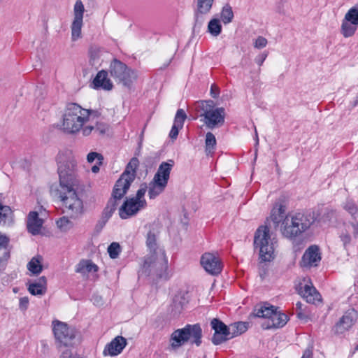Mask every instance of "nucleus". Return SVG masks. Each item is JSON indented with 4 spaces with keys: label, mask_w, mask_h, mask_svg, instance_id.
Here are the masks:
<instances>
[{
    "label": "nucleus",
    "mask_w": 358,
    "mask_h": 358,
    "mask_svg": "<svg viewBox=\"0 0 358 358\" xmlns=\"http://www.w3.org/2000/svg\"><path fill=\"white\" fill-rule=\"evenodd\" d=\"M126 345V338L121 336H117L106 345L103 354L105 356H116L122 352Z\"/></svg>",
    "instance_id": "18"
},
{
    "label": "nucleus",
    "mask_w": 358,
    "mask_h": 358,
    "mask_svg": "<svg viewBox=\"0 0 358 358\" xmlns=\"http://www.w3.org/2000/svg\"><path fill=\"white\" fill-rule=\"evenodd\" d=\"M196 110L207 128L213 129L224 124L225 109L223 107L215 108L212 100L201 101L196 104Z\"/></svg>",
    "instance_id": "5"
},
{
    "label": "nucleus",
    "mask_w": 358,
    "mask_h": 358,
    "mask_svg": "<svg viewBox=\"0 0 358 358\" xmlns=\"http://www.w3.org/2000/svg\"><path fill=\"white\" fill-rule=\"evenodd\" d=\"M101 112L97 109H86L76 103L66 105L62 115L61 129L69 134L79 132L84 136L92 134L105 135L110 129L108 123L99 120Z\"/></svg>",
    "instance_id": "1"
},
{
    "label": "nucleus",
    "mask_w": 358,
    "mask_h": 358,
    "mask_svg": "<svg viewBox=\"0 0 358 358\" xmlns=\"http://www.w3.org/2000/svg\"><path fill=\"white\" fill-rule=\"evenodd\" d=\"M267 53H262L255 58V62L260 66L262 65L266 58L267 57Z\"/></svg>",
    "instance_id": "53"
},
{
    "label": "nucleus",
    "mask_w": 358,
    "mask_h": 358,
    "mask_svg": "<svg viewBox=\"0 0 358 358\" xmlns=\"http://www.w3.org/2000/svg\"><path fill=\"white\" fill-rule=\"evenodd\" d=\"M9 243V238L0 233V249L6 248Z\"/></svg>",
    "instance_id": "49"
},
{
    "label": "nucleus",
    "mask_w": 358,
    "mask_h": 358,
    "mask_svg": "<svg viewBox=\"0 0 358 358\" xmlns=\"http://www.w3.org/2000/svg\"><path fill=\"white\" fill-rule=\"evenodd\" d=\"M206 152L208 154L213 153L216 145V138L211 132H208L206 135Z\"/></svg>",
    "instance_id": "36"
},
{
    "label": "nucleus",
    "mask_w": 358,
    "mask_h": 358,
    "mask_svg": "<svg viewBox=\"0 0 358 358\" xmlns=\"http://www.w3.org/2000/svg\"><path fill=\"white\" fill-rule=\"evenodd\" d=\"M277 241L271 238L270 229L267 226L259 227L255 235L254 245L259 248V257L264 262H269L273 258L275 247Z\"/></svg>",
    "instance_id": "8"
},
{
    "label": "nucleus",
    "mask_w": 358,
    "mask_h": 358,
    "mask_svg": "<svg viewBox=\"0 0 358 358\" xmlns=\"http://www.w3.org/2000/svg\"><path fill=\"white\" fill-rule=\"evenodd\" d=\"M59 187H78L77 162L70 151L60 152L56 158Z\"/></svg>",
    "instance_id": "3"
},
{
    "label": "nucleus",
    "mask_w": 358,
    "mask_h": 358,
    "mask_svg": "<svg viewBox=\"0 0 358 358\" xmlns=\"http://www.w3.org/2000/svg\"><path fill=\"white\" fill-rule=\"evenodd\" d=\"M201 264L206 271L211 275H217L222 269L221 260L213 253L203 254L201 258Z\"/></svg>",
    "instance_id": "15"
},
{
    "label": "nucleus",
    "mask_w": 358,
    "mask_h": 358,
    "mask_svg": "<svg viewBox=\"0 0 358 358\" xmlns=\"http://www.w3.org/2000/svg\"><path fill=\"white\" fill-rule=\"evenodd\" d=\"M78 187L60 186L56 196L62 203L63 213L76 218L83 213V202L78 192Z\"/></svg>",
    "instance_id": "4"
},
{
    "label": "nucleus",
    "mask_w": 358,
    "mask_h": 358,
    "mask_svg": "<svg viewBox=\"0 0 358 358\" xmlns=\"http://www.w3.org/2000/svg\"><path fill=\"white\" fill-rule=\"evenodd\" d=\"M107 251H108L109 256L111 259H116L118 257V256L121 252L120 245L117 242H113L108 247Z\"/></svg>",
    "instance_id": "41"
},
{
    "label": "nucleus",
    "mask_w": 358,
    "mask_h": 358,
    "mask_svg": "<svg viewBox=\"0 0 358 358\" xmlns=\"http://www.w3.org/2000/svg\"><path fill=\"white\" fill-rule=\"evenodd\" d=\"M241 65H242L243 66H245V64H244V63H243V60H242V62H241Z\"/></svg>",
    "instance_id": "62"
},
{
    "label": "nucleus",
    "mask_w": 358,
    "mask_h": 358,
    "mask_svg": "<svg viewBox=\"0 0 358 358\" xmlns=\"http://www.w3.org/2000/svg\"><path fill=\"white\" fill-rule=\"evenodd\" d=\"M58 358H79L69 350H64Z\"/></svg>",
    "instance_id": "50"
},
{
    "label": "nucleus",
    "mask_w": 358,
    "mask_h": 358,
    "mask_svg": "<svg viewBox=\"0 0 358 358\" xmlns=\"http://www.w3.org/2000/svg\"><path fill=\"white\" fill-rule=\"evenodd\" d=\"M285 206L280 203L272 210L271 219L274 227H280L282 235L290 240H294L308 230L315 222V215L312 212H297L285 213Z\"/></svg>",
    "instance_id": "2"
},
{
    "label": "nucleus",
    "mask_w": 358,
    "mask_h": 358,
    "mask_svg": "<svg viewBox=\"0 0 358 358\" xmlns=\"http://www.w3.org/2000/svg\"><path fill=\"white\" fill-rule=\"evenodd\" d=\"M202 329L199 324H187L184 328L175 330L171 336L170 349L176 350L189 342L199 346L201 344Z\"/></svg>",
    "instance_id": "6"
},
{
    "label": "nucleus",
    "mask_w": 358,
    "mask_h": 358,
    "mask_svg": "<svg viewBox=\"0 0 358 358\" xmlns=\"http://www.w3.org/2000/svg\"><path fill=\"white\" fill-rule=\"evenodd\" d=\"M299 293L307 302L310 303H314L320 299V294L313 286L305 285L303 287H301Z\"/></svg>",
    "instance_id": "26"
},
{
    "label": "nucleus",
    "mask_w": 358,
    "mask_h": 358,
    "mask_svg": "<svg viewBox=\"0 0 358 358\" xmlns=\"http://www.w3.org/2000/svg\"><path fill=\"white\" fill-rule=\"evenodd\" d=\"M186 118L187 115L185 110L183 109H178L176 112L173 124L182 128Z\"/></svg>",
    "instance_id": "42"
},
{
    "label": "nucleus",
    "mask_w": 358,
    "mask_h": 358,
    "mask_svg": "<svg viewBox=\"0 0 358 358\" xmlns=\"http://www.w3.org/2000/svg\"><path fill=\"white\" fill-rule=\"evenodd\" d=\"M231 338L238 336L248 330V323L244 322H234L229 326Z\"/></svg>",
    "instance_id": "30"
},
{
    "label": "nucleus",
    "mask_w": 358,
    "mask_h": 358,
    "mask_svg": "<svg viewBox=\"0 0 358 358\" xmlns=\"http://www.w3.org/2000/svg\"><path fill=\"white\" fill-rule=\"evenodd\" d=\"M202 15L201 13H199V10H197L196 14H195V24H194V27H200L202 24H203V18L202 17Z\"/></svg>",
    "instance_id": "51"
},
{
    "label": "nucleus",
    "mask_w": 358,
    "mask_h": 358,
    "mask_svg": "<svg viewBox=\"0 0 358 358\" xmlns=\"http://www.w3.org/2000/svg\"><path fill=\"white\" fill-rule=\"evenodd\" d=\"M339 237L341 241L343 242L344 248H347V247L350 245L351 242L350 234L347 231H345L341 232Z\"/></svg>",
    "instance_id": "44"
},
{
    "label": "nucleus",
    "mask_w": 358,
    "mask_h": 358,
    "mask_svg": "<svg viewBox=\"0 0 358 358\" xmlns=\"http://www.w3.org/2000/svg\"><path fill=\"white\" fill-rule=\"evenodd\" d=\"M358 26L352 24L350 21H346L343 18L341 27V33L345 38L352 36L357 31Z\"/></svg>",
    "instance_id": "31"
},
{
    "label": "nucleus",
    "mask_w": 358,
    "mask_h": 358,
    "mask_svg": "<svg viewBox=\"0 0 358 358\" xmlns=\"http://www.w3.org/2000/svg\"><path fill=\"white\" fill-rule=\"evenodd\" d=\"M42 260L43 257L39 255L33 257L28 264V269L34 274H39L43 270Z\"/></svg>",
    "instance_id": "33"
},
{
    "label": "nucleus",
    "mask_w": 358,
    "mask_h": 358,
    "mask_svg": "<svg viewBox=\"0 0 358 358\" xmlns=\"http://www.w3.org/2000/svg\"><path fill=\"white\" fill-rule=\"evenodd\" d=\"M267 44V40L263 36H259L255 41L254 47L257 49L264 48Z\"/></svg>",
    "instance_id": "47"
},
{
    "label": "nucleus",
    "mask_w": 358,
    "mask_h": 358,
    "mask_svg": "<svg viewBox=\"0 0 358 358\" xmlns=\"http://www.w3.org/2000/svg\"><path fill=\"white\" fill-rule=\"evenodd\" d=\"M167 186L166 183L152 179L148 187V196L150 199H154L161 194Z\"/></svg>",
    "instance_id": "28"
},
{
    "label": "nucleus",
    "mask_w": 358,
    "mask_h": 358,
    "mask_svg": "<svg viewBox=\"0 0 358 358\" xmlns=\"http://www.w3.org/2000/svg\"><path fill=\"white\" fill-rule=\"evenodd\" d=\"M92 171L93 173H97L99 171V167L98 166H94L92 168Z\"/></svg>",
    "instance_id": "58"
},
{
    "label": "nucleus",
    "mask_w": 358,
    "mask_h": 358,
    "mask_svg": "<svg viewBox=\"0 0 358 358\" xmlns=\"http://www.w3.org/2000/svg\"><path fill=\"white\" fill-rule=\"evenodd\" d=\"M95 159H98L100 161V163H101V161L103 159V157L101 154L95 152H91L87 156V162L90 163H92L95 160Z\"/></svg>",
    "instance_id": "46"
},
{
    "label": "nucleus",
    "mask_w": 358,
    "mask_h": 358,
    "mask_svg": "<svg viewBox=\"0 0 358 358\" xmlns=\"http://www.w3.org/2000/svg\"><path fill=\"white\" fill-rule=\"evenodd\" d=\"M85 8L81 0H77L73 7V20L72 22L71 39L73 41H77L82 36L81 29L83 24V14Z\"/></svg>",
    "instance_id": "12"
},
{
    "label": "nucleus",
    "mask_w": 358,
    "mask_h": 358,
    "mask_svg": "<svg viewBox=\"0 0 358 358\" xmlns=\"http://www.w3.org/2000/svg\"><path fill=\"white\" fill-rule=\"evenodd\" d=\"M147 206L146 201H136L132 198L127 199L119 209V215L122 219H128L136 215Z\"/></svg>",
    "instance_id": "13"
},
{
    "label": "nucleus",
    "mask_w": 358,
    "mask_h": 358,
    "mask_svg": "<svg viewBox=\"0 0 358 358\" xmlns=\"http://www.w3.org/2000/svg\"><path fill=\"white\" fill-rule=\"evenodd\" d=\"M275 358H278V357H275Z\"/></svg>",
    "instance_id": "63"
},
{
    "label": "nucleus",
    "mask_w": 358,
    "mask_h": 358,
    "mask_svg": "<svg viewBox=\"0 0 358 358\" xmlns=\"http://www.w3.org/2000/svg\"><path fill=\"white\" fill-rule=\"evenodd\" d=\"M46 285V278L42 276L36 281L30 283L28 290L32 295H43L47 290Z\"/></svg>",
    "instance_id": "25"
},
{
    "label": "nucleus",
    "mask_w": 358,
    "mask_h": 358,
    "mask_svg": "<svg viewBox=\"0 0 358 358\" xmlns=\"http://www.w3.org/2000/svg\"><path fill=\"white\" fill-rule=\"evenodd\" d=\"M93 88L110 90L113 88V84L108 78V73L101 70L96 74L92 82Z\"/></svg>",
    "instance_id": "21"
},
{
    "label": "nucleus",
    "mask_w": 358,
    "mask_h": 358,
    "mask_svg": "<svg viewBox=\"0 0 358 358\" xmlns=\"http://www.w3.org/2000/svg\"><path fill=\"white\" fill-rule=\"evenodd\" d=\"M357 105H358V96H357V99L354 102V106H357Z\"/></svg>",
    "instance_id": "59"
},
{
    "label": "nucleus",
    "mask_w": 358,
    "mask_h": 358,
    "mask_svg": "<svg viewBox=\"0 0 358 358\" xmlns=\"http://www.w3.org/2000/svg\"><path fill=\"white\" fill-rule=\"evenodd\" d=\"M139 164L138 159L136 157L132 158L129 163L127 164L124 172L122 174H127L128 176L132 175L134 177V180L136 177V170L138 168Z\"/></svg>",
    "instance_id": "37"
},
{
    "label": "nucleus",
    "mask_w": 358,
    "mask_h": 358,
    "mask_svg": "<svg viewBox=\"0 0 358 358\" xmlns=\"http://www.w3.org/2000/svg\"><path fill=\"white\" fill-rule=\"evenodd\" d=\"M288 321V317L285 313L278 312L276 310L272 315L271 318L264 324L266 329L282 327Z\"/></svg>",
    "instance_id": "23"
},
{
    "label": "nucleus",
    "mask_w": 358,
    "mask_h": 358,
    "mask_svg": "<svg viewBox=\"0 0 358 358\" xmlns=\"http://www.w3.org/2000/svg\"><path fill=\"white\" fill-rule=\"evenodd\" d=\"M146 190H147V187L146 186L141 187L137 191L136 196L131 197V198L133 199L136 200V201H145V199H144V196H145V194L146 192Z\"/></svg>",
    "instance_id": "45"
},
{
    "label": "nucleus",
    "mask_w": 358,
    "mask_h": 358,
    "mask_svg": "<svg viewBox=\"0 0 358 358\" xmlns=\"http://www.w3.org/2000/svg\"><path fill=\"white\" fill-rule=\"evenodd\" d=\"M344 208L352 216L355 215L358 213V207L355 202L351 200L345 202Z\"/></svg>",
    "instance_id": "43"
},
{
    "label": "nucleus",
    "mask_w": 358,
    "mask_h": 358,
    "mask_svg": "<svg viewBox=\"0 0 358 358\" xmlns=\"http://www.w3.org/2000/svg\"><path fill=\"white\" fill-rule=\"evenodd\" d=\"M14 222L13 213L8 206L0 203V225L10 226Z\"/></svg>",
    "instance_id": "24"
},
{
    "label": "nucleus",
    "mask_w": 358,
    "mask_h": 358,
    "mask_svg": "<svg viewBox=\"0 0 358 358\" xmlns=\"http://www.w3.org/2000/svg\"><path fill=\"white\" fill-rule=\"evenodd\" d=\"M312 357H313L312 350L308 349V350H305L301 358H312Z\"/></svg>",
    "instance_id": "57"
},
{
    "label": "nucleus",
    "mask_w": 358,
    "mask_h": 358,
    "mask_svg": "<svg viewBox=\"0 0 358 358\" xmlns=\"http://www.w3.org/2000/svg\"><path fill=\"white\" fill-rule=\"evenodd\" d=\"M110 73L113 78L128 87L138 78V74L134 70L128 68L125 64L117 59H114L110 63Z\"/></svg>",
    "instance_id": "9"
},
{
    "label": "nucleus",
    "mask_w": 358,
    "mask_h": 358,
    "mask_svg": "<svg viewBox=\"0 0 358 358\" xmlns=\"http://www.w3.org/2000/svg\"><path fill=\"white\" fill-rule=\"evenodd\" d=\"M219 87L215 84L212 85L210 87V95L212 96V97L217 98L219 95Z\"/></svg>",
    "instance_id": "54"
},
{
    "label": "nucleus",
    "mask_w": 358,
    "mask_h": 358,
    "mask_svg": "<svg viewBox=\"0 0 358 358\" xmlns=\"http://www.w3.org/2000/svg\"><path fill=\"white\" fill-rule=\"evenodd\" d=\"M133 181L134 177L132 175L128 176L127 173L122 174L114 186L112 196L120 201L129 189Z\"/></svg>",
    "instance_id": "16"
},
{
    "label": "nucleus",
    "mask_w": 358,
    "mask_h": 358,
    "mask_svg": "<svg viewBox=\"0 0 358 358\" xmlns=\"http://www.w3.org/2000/svg\"><path fill=\"white\" fill-rule=\"evenodd\" d=\"M104 49L96 45H92L88 50L89 62L92 66H96L101 62Z\"/></svg>",
    "instance_id": "27"
},
{
    "label": "nucleus",
    "mask_w": 358,
    "mask_h": 358,
    "mask_svg": "<svg viewBox=\"0 0 358 358\" xmlns=\"http://www.w3.org/2000/svg\"><path fill=\"white\" fill-rule=\"evenodd\" d=\"M351 226L353 229V236L355 238H357L358 236V222H352Z\"/></svg>",
    "instance_id": "56"
},
{
    "label": "nucleus",
    "mask_w": 358,
    "mask_h": 358,
    "mask_svg": "<svg viewBox=\"0 0 358 358\" xmlns=\"http://www.w3.org/2000/svg\"><path fill=\"white\" fill-rule=\"evenodd\" d=\"M181 129H182V127H178L177 125L173 124V125L171 128V130L170 131V134H169V137L171 139H176V138L178 135L179 130Z\"/></svg>",
    "instance_id": "48"
},
{
    "label": "nucleus",
    "mask_w": 358,
    "mask_h": 358,
    "mask_svg": "<svg viewBox=\"0 0 358 358\" xmlns=\"http://www.w3.org/2000/svg\"><path fill=\"white\" fill-rule=\"evenodd\" d=\"M98 266L91 260L83 259L79 262L76 268L77 273H86L98 271Z\"/></svg>",
    "instance_id": "29"
},
{
    "label": "nucleus",
    "mask_w": 358,
    "mask_h": 358,
    "mask_svg": "<svg viewBox=\"0 0 358 358\" xmlns=\"http://www.w3.org/2000/svg\"><path fill=\"white\" fill-rule=\"evenodd\" d=\"M357 319V311L354 308L348 309L333 327L334 333L337 335L345 333L355 325Z\"/></svg>",
    "instance_id": "11"
},
{
    "label": "nucleus",
    "mask_w": 358,
    "mask_h": 358,
    "mask_svg": "<svg viewBox=\"0 0 358 358\" xmlns=\"http://www.w3.org/2000/svg\"><path fill=\"white\" fill-rule=\"evenodd\" d=\"M29 304V299L27 297H22L20 299V308L22 310H26Z\"/></svg>",
    "instance_id": "55"
},
{
    "label": "nucleus",
    "mask_w": 358,
    "mask_h": 358,
    "mask_svg": "<svg viewBox=\"0 0 358 358\" xmlns=\"http://www.w3.org/2000/svg\"><path fill=\"white\" fill-rule=\"evenodd\" d=\"M344 18L346 21H350L352 24L358 26V8H351L345 15Z\"/></svg>",
    "instance_id": "39"
},
{
    "label": "nucleus",
    "mask_w": 358,
    "mask_h": 358,
    "mask_svg": "<svg viewBox=\"0 0 358 358\" xmlns=\"http://www.w3.org/2000/svg\"><path fill=\"white\" fill-rule=\"evenodd\" d=\"M208 31L213 36H217L222 31V26L220 23L219 20L213 19L211 20L208 26Z\"/></svg>",
    "instance_id": "38"
},
{
    "label": "nucleus",
    "mask_w": 358,
    "mask_h": 358,
    "mask_svg": "<svg viewBox=\"0 0 358 358\" xmlns=\"http://www.w3.org/2000/svg\"><path fill=\"white\" fill-rule=\"evenodd\" d=\"M214 0H197L199 13L206 14L208 13L213 6Z\"/></svg>",
    "instance_id": "35"
},
{
    "label": "nucleus",
    "mask_w": 358,
    "mask_h": 358,
    "mask_svg": "<svg viewBox=\"0 0 358 358\" xmlns=\"http://www.w3.org/2000/svg\"><path fill=\"white\" fill-rule=\"evenodd\" d=\"M69 224V220L66 217H63L60 218L57 222V224L59 228H65Z\"/></svg>",
    "instance_id": "52"
},
{
    "label": "nucleus",
    "mask_w": 358,
    "mask_h": 358,
    "mask_svg": "<svg viewBox=\"0 0 358 358\" xmlns=\"http://www.w3.org/2000/svg\"><path fill=\"white\" fill-rule=\"evenodd\" d=\"M142 273L145 275H155L159 278H169L168 259L164 250H159L155 254H150L145 257Z\"/></svg>",
    "instance_id": "7"
},
{
    "label": "nucleus",
    "mask_w": 358,
    "mask_h": 358,
    "mask_svg": "<svg viewBox=\"0 0 358 358\" xmlns=\"http://www.w3.org/2000/svg\"><path fill=\"white\" fill-rule=\"evenodd\" d=\"M255 135H256L257 141H258V135H257V131L256 127H255Z\"/></svg>",
    "instance_id": "61"
},
{
    "label": "nucleus",
    "mask_w": 358,
    "mask_h": 358,
    "mask_svg": "<svg viewBox=\"0 0 358 358\" xmlns=\"http://www.w3.org/2000/svg\"><path fill=\"white\" fill-rule=\"evenodd\" d=\"M321 260L320 249L317 245L309 247L304 252L301 262V266L310 267L316 266Z\"/></svg>",
    "instance_id": "17"
},
{
    "label": "nucleus",
    "mask_w": 358,
    "mask_h": 358,
    "mask_svg": "<svg viewBox=\"0 0 358 358\" xmlns=\"http://www.w3.org/2000/svg\"><path fill=\"white\" fill-rule=\"evenodd\" d=\"M210 324L215 331L212 338L213 344L220 345L231 338L229 327L224 324L222 321L214 318L212 320Z\"/></svg>",
    "instance_id": "14"
},
{
    "label": "nucleus",
    "mask_w": 358,
    "mask_h": 358,
    "mask_svg": "<svg viewBox=\"0 0 358 358\" xmlns=\"http://www.w3.org/2000/svg\"><path fill=\"white\" fill-rule=\"evenodd\" d=\"M52 324L55 338L59 345L68 346L72 345L76 338L74 328L60 321H54Z\"/></svg>",
    "instance_id": "10"
},
{
    "label": "nucleus",
    "mask_w": 358,
    "mask_h": 358,
    "mask_svg": "<svg viewBox=\"0 0 358 358\" xmlns=\"http://www.w3.org/2000/svg\"><path fill=\"white\" fill-rule=\"evenodd\" d=\"M120 200L111 196L108 200L106 206L103 210V215L108 220L109 219L113 213L115 211L117 206L119 205Z\"/></svg>",
    "instance_id": "34"
},
{
    "label": "nucleus",
    "mask_w": 358,
    "mask_h": 358,
    "mask_svg": "<svg viewBox=\"0 0 358 358\" xmlns=\"http://www.w3.org/2000/svg\"><path fill=\"white\" fill-rule=\"evenodd\" d=\"M276 309H274L273 306H266V305L256 307L255 309V316L259 317H264L270 320L272 315L274 313Z\"/></svg>",
    "instance_id": "32"
},
{
    "label": "nucleus",
    "mask_w": 358,
    "mask_h": 358,
    "mask_svg": "<svg viewBox=\"0 0 358 358\" xmlns=\"http://www.w3.org/2000/svg\"><path fill=\"white\" fill-rule=\"evenodd\" d=\"M43 221L38 217L37 212L31 211L29 213L27 218V227L28 231L33 235H36L40 233Z\"/></svg>",
    "instance_id": "22"
},
{
    "label": "nucleus",
    "mask_w": 358,
    "mask_h": 358,
    "mask_svg": "<svg viewBox=\"0 0 358 358\" xmlns=\"http://www.w3.org/2000/svg\"><path fill=\"white\" fill-rule=\"evenodd\" d=\"M234 17V13L232 8L229 6H226L222 8L221 13V19L224 24H228L231 22Z\"/></svg>",
    "instance_id": "40"
},
{
    "label": "nucleus",
    "mask_w": 358,
    "mask_h": 358,
    "mask_svg": "<svg viewBox=\"0 0 358 358\" xmlns=\"http://www.w3.org/2000/svg\"><path fill=\"white\" fill-rule=\"evenodd\" d=\"M150 229L147 234L146 245L149 248L151 254H155L159 250L157 243V238L159 234V227L158 224L153 223L150 225Z\"/></svg>",
    "instance_id": "19"
},
{
    "label": "nucleus",
    "mask_w": 358,
    "mask_h": 358,
    "mask_svg": "<svg viewBox=\"0 0 358 358\" xmlns=\"http://www.w3.org/2000/svg\"><path fill=\"white\" fill-rule=\"evenodd\" d=\"M296 307L299 308H301V303L300 302H298L296 304Z\"/></svg>",
    "instance_id": "60"
},
{
    "label": "nucleus",
    "mask_w": 358,
    "mask_h": 358,
    "mask_svg": "<svg viewBox=\"0 0 358 358\" xmlns=\"http://www.w3.org/2000/svg\"><path fill=\"white\" fill-rule=\"evenodd\" d=\"M173 166L174 161L172 159L168 160L167 162H163L159 165L153 179L168 184L170 173Z\"/></svg>",
    "instance_id": "20"
}]
</instances>
